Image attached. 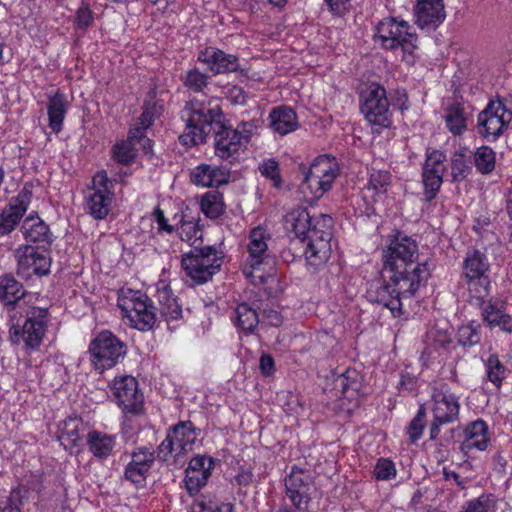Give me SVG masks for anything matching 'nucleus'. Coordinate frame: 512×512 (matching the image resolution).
Returning <instances> with one entry per match:
<instances>
[{
	"label": "nucleus",
	"instance_id": "f257e3e1",
	"mask_svg": "<svg viewBox=\"0 0 512 512\" xmlns=\"http://www.w3.org/2000/svg\"><path fill=\"white\" fill-rule=\"evenodd\" d=\"M430 276L426 262L419 261L418 244L397 234L383 253V282L371 284L369 301L389 309L393 317L409 314L407 306Z\"/></svg>",
	"mask_w": 512,
	"mask_h": 512
},
{
	"label": "nucleus",
	"instance_id": "f03ea898",
	"mask_svg": "<svg viewBox=\"0 0 512 512\" xmlns=\"http://www.w3.org/2000/svg\"><path fill=\"white\" fill-rule=\"evenodd\" d=\"M285 227L301 241H307L305 257L312 266L325 264L330 258L333 219L327 214L311 216L307 209L297 208L285 217Z\"/></svg>",
	"mask_w": 512,
	"mask_h": 512
},
{
	"label": "nucleus",
	"instance_id": "7ed1b4c3",
	"mask_svg": "<svg viewBox=\"0 0 512 512\" xmlns=\"http://www.w3.org/2000/svg\"><path fill=\"white\" fill-rule=\"evenodd\" d=\"M270 235L262 227L252 229L248 236V257L243 266V274L254 285H262L269 294L277 282L274 258L268 249Z\"/></svg>",
	"mask_w": 512,
	"mask_h": 512
},
{
	"label": "nucleus",
	"instance_id": "20e7f679",
	"mask_svg": "<svg viewBox=\"0 0 512 512\" xmlns=\"http://www.w3.org/2000/svg\"><path fill=\"white\" fill-rule=\"evenodd\" d=\"M38 302V296H28L20 302L21 309L10 315L12 320L16 319L17 314L25 317L22 326L13 324L9 328V337L13 344L23 342L30 349L41 345L48 329L50 314L48 308L38 305Z\"/></svg>",
	"mask_w": 512,
	"mask_h": 512
},
{
	"label": "nucleus",
	"instance_id": "39448f33",
	"mask_svg": "<svg viewBox=\"0 0 512 512\" xmlns=\"http://www.w3.org/2000/svg\"><path fill=\"white\" fill-rule=\"evenodd\" d=\"M221 115L218 99L207 101L194 98L182 110V119L186 122L180 141L184 145H198L206 139L208 128Z\"/></svg>",
	"mask_w": 512,
	"mask_h": 512
},
{
	"label": "nucleus",
	"instance_id": "423d86ee",
	"mask_svg": "<svg viewBox=\"0 0 512 512\" xmlns=\"http://www.w3.org/2000/svg\"><path fill=\"white\" fill-rule=\"evenodd\" d=\"M375 41L382 48L400 51L403 61L412 62L418 49V37L405 20L387 17L376 26Z\"/></svg>",
	"mask_w": 512,
	"mask_h": 512
},
{
	"label": "nucleus",
	"instance_id": "0eeeda50",
	"mask_svg": "<svg viewBox=\"0 0 512 512\" xmlns=\"http://www.w3.org/2000/svg\"><path fill=\"white\" fill-rule=\"evenodd\" d=\"M260 126L259 120L243 121L236 128L222 125L214 134L215 155L230 163L239 160Z\"/></svg>",
	"mask_w": 512,
	"mask_h": 512
},
{
	"label": "nucleus",
	"instance_id": "6e6552de",
	"mask_svg": "<svg viewBox=\"0 0 512 512\" xmlns=\"http://www.w3.org/2000/svg\"><path fill=\"white\" fill-rule=\"evenodd\" d=\"M121 316L129 326L139 331H149L156 322V309L152 300L141 291L121 289L117 299Z\"/></svg>",
	"mask_w": 512,
	"mask_h": 512
},
{
	"label": "nucleus",
	"instance_id": "1a4fd4ad",
	"mask_svg": "<svg viewBox=\"0 0 512 512\" xmlns=\"http://www.w3.org/2000/svg\"><path fill=\"white\" fill-rule=\"evenodd\" d=\"M339 165L336 158L329 155H320L310 164L304 172V181L301 190L310 200L321 198L328 192L339 175Z\"/></svg>",
	"mask_w": 512,
	"mask_h": 512
},
{
	"label": "nucleus",
	"instance_id": "9d476101",
	"mask_svg": "<svg viewBox=\"0 0 512 512\" xmlns=\"http://www.w3.org/2000/svg\"><path fill=\"white\" fill-rule=\"evenodd\" d=\"M429 409L433 415L430 427V438L436 439L440 433V427L454 423L459 418V398L451 391L445 382H435L432 386Z\"/></svg>",
	"mask_w": 512,
	"mask_h": 512
},
{
	"label": "nucleus",
	"instance_id": "9b49d317",
	"mask_svg": "<svg viewBox=\"0 0 512 512\" xmlns=\"http://www.w3.org/2000/svg\"><path fill=\"white\" fill-rule=\"evenodd\" d=\"M89 353L94 368L103 372L113 368L125 357L127 346L112 332L104 330L90 342Z\"/></svg>",
	"mask_w": 512,
	"mask_h": 512
},
{
	"label": "nucleus",
	"instance_id": "f8f14e48",
	"mask_svg": "<svg viewBox=\"0 0 512 512\" xmlns=\"http://www.w3.org/2000/svg\"><path fill=\"white\" fill-rule=\"evenodd\" d=\"M181 264L187 277L195 284H203L220 269L222 257L215 248L208 246L185 254Z\"/></svg>",
	"mask_w": 512,
	"mask_h": 512
},
{
	"label": "nucleus",
	"instance_id": "ddd939ff",
	"mask_svg": "<svg viewBox=\"0 0 512 512\" xmlns=\"http://www.w3.org/2000/svg\"><path fill=\"white\" fill-rule=\"evenodd\" d=\"M199 430L191 421H180L167 432L158 447L159 457L167 460L170 456H183L193 450Z\"/></svg>",
	"mask_w": 512,
	"mask_h": 512
},
{
	"label": "nucleus",
	"instance_id": "4468645a",
	"mask_svg": "<svg viewBox=\"0 0 512 512\" xmlns=\"http://www.w3.org/2000/svg\"><path fill=\"white\" fill-rule=\"evenodd\" d=\"M113 188V182L105 171H98L92 177L84 199L90 215L95 219H104L108 215L114 197Z\"/></svg>",
	"mask_w": 512,
	"mask_h": 512
},
{
	"label": "nucleus",
	"instance_id": "2eb2a0df",
	"mask_svg": "<svg viewBox=\"0 0 512 512\" xmlns=\"http://www.w3.org/2000/svg\"><path fill=\"white\" fill-rule=\"evenodd\" d=\"M512 112L500 101H490L477 119L478 133L487 140H496L508 128Z\"/></svg>",
	"mask_w": 512,
	"mask_h": 512
},
{
	"label": "nucleus",
	"instance_id": "dca6fc26",
	"mask_svg": "<svg viewBox=\"0 0 512 512\" xmlns=\"http://www.w3.org/2000/svg\"><path fill=\"white\" fill-rule=\"evenodd\" d=\"M462 267L463 276L469 289H474L477 297L487 295L490 286L487 275L490 265L487 256L479 250H469Z\"/></svg>",
	"mask_w": 512,
	"mask_h": 512
},
{
	"label": "nucleus",
	"instance_id": "f3484780",
	"mask_svg": "<svg viewBox=\"0 0 512 512\" xmlns=\"http://www.w3.org/2000/svg\"><path fill=\"white\" fill-rule=\"evenodd\" d=\"M118 406L125 414L138 415L144 409V396L139 390L138 381L130 375L115 377L110 385Z\"/></svg>",
	"mask_w": 512,
	"mask_h": 512
},
{
	"label": "nucleus",
	"instance_id": "a211bd4d",
	"mask_svg": "<svg viewBox=\"0 0 512 512\" xmlns=\"http://www.w3.org/2000/svg\"><path fill=\"white\" fill-rule=\"evenodd\" d=\"M313 480L310 471L293 466L285 477V494L298 512H307Z\"/></svg>",
	"mask_w": 512,
	"mask_h": 512
},
{
	"label": "nucleus",
	"instance_id": "6ab92c4d",
	"mask_svg": "<svg viewBox=\"0 0 512 512\" xmlns=\"http://www.w3.org/2000/svg\"><path fill=\"white\" fill-rule=\"evenodd\" d=\"M362 97L361 111L365 118L375 126L389 127L391 120L386 90L378 84H372Z\"/></svg>",
	"mask_w": 512,
	"mask_h": 512
},
{
	"label": "nucleus",
	"instance_id": "aec40b11",
	"mask_svg": "<svg viewBox=\"0 0 512 512\" xmlns=\"http://www.w3.org/2000/svg\"><path fill=\"white\" fill-rule=\"evenodd\" d=\"M17 259V273L23 278L33 275H46L50 271L51 259L44 249L39 250L33 246H21L15 251Z\"/></svg>",
	"mask_w": 512,
	"mask_h": 512
},
{
	"label": "nucleus",
	"instance_id": "412c9836",
	"mask_svg": "<svg viewBox=\"0 0 512 512\" xmlns=\"http://www.w3.org/2000/svg\"><path fill=\"white\" fill-rule=\"evenodd\" d=\"M445 156L442 152L434 150L428 154L422 173L425 200L430 202L435 199L443 183V175L446 170Z\"/></svg>",
	"mask_w": 512,
	"mask_h": 512
},
{
	"label": "nucleus",
	"instance_id": "4be33fe9",
	"mask_svg": "<svg viewBox=\"0 0 512 512\" xmlns=\"http://www.w3.org/2000/svg\"><path fill=\"white\" fill-rule=\"evenodd\" d=\"M214 468L212 458L198 455L193 457L185 471V486L190 495L197 494L206 485Z\"/></svg>",
	"mask_w": 512,
	"mask_h": 512
},
{
	"label": "nucleus",
	"instance_id": "5701e85b",
	"mask_svg": "<svg viewBox=\"0 0 512 512\" xmlns=\"http://www.w3.org/2000/svg\"><path fill=\"white\" fill-rule=\"evenodd\" d=\"M414 17L419 28L436 29L446 18L443 0H417L414 7Z\"/></svg>",
	"mask_w": 512,
	"mask_h": 512
},
{
	"label": "nucleus",
	"instance_id": "b1692460",
	"mask_svg": "<svg viewBox=\"0 0 512 512\" xmlns=\"http://www.w3.org/2000/svg\"><path fill=\"white\" fill-rule=\"evenodd\" d=\"M198 61L207 66L213 74L234 72L239 68L238 58L216 47H206L198 53Z\"/></svg>",
	"mask_w": 512,
	"mask_h": 512
},
{
	"label": "nucleus",
	"instance_id": "393cba45",
	"mask_svg": "<svg viewBox=\"0 0 512 512\" xmlns=\"http://www.w3.org/2000/svg\"><path fill=\"white\" fill-rule=\"evenodd\" d=\"M154 460V451L150 448L135 449L131 454V461L125 467V479L136 485L143 484Z\"/></svg>",
	"mask_w": 512,
	"mask_h": 512
},
{
	"label": "nucleus",
	"instance_id": "a878e982",
	"mask_svg": "<svg viewBox=\"0 0 512 512\" xmlns=\"http://www.w3.org/2000/svg\"><path fill=\"white\" fill-rule=\"evenodd\" d=\"M30 204V193L22 190L0 214V236L9 234L18 225Z\"/></svg>",
	"mask_w": 512,
	"mask_h": 512
},
{
	"label": "nucleus",
	"instance_id": "bb28decb",
	"mask_svg": "<svg viewBox=\"0 0 512 512\" xmlns=\"http://www.w3.org/2000/svg\"><path fill=\"white\" fill-rule=\"evenodd\" d=\"M28 296L36 295L25 292L23 285L12 275H4L0 278V301L7 307L10 315L21 309L20 302Z\"/></svg>",
	"mask_w": 512,
	"mask_h": 512
},
{
	"label": "nucleus",
	"instance_id": "cd10ccee",
	"mask_svg": "<svg viewBox=\"0 0 512 512\" xmlns=\"http://www.w3.org/2000/svg\"><path fill=\"white\" fill-rule=\"evenodd\" d=\"M191 182L202 187H217L228 182L229 172L223 167L200 164L190 173Z\"/></svg>",
	"mask_w": 512,
	"mask_h": 512
},
{
	"label": "nucleus",
	"instance_id": "c85d7f7f",
	"mask_svg": "<svg viewBox=\"0 0 512 512\" xmlns=\"http://www.w3.org/2000/svg\"><path fill=\"white\" fill-rule=\"evenodd\" d=\"M360 378L355 369H346L343 373L333 376L332 390L338 398H345L348 401L356 400L360 392Z\"/></svg>",
	"mask_w": 512,
	"mask_h": 512
},
{
	"label": "nucleus",
	"instance_id": "c756f323",
	"mask_svg": "<svg viewBox=\"0 0 512 512\" xmlns=\"http://www.w3.org/2000/svg\"><path fill=\"white\" fill-rule=\"evenodd\" d=\"M47 99L49 128L54 133H59L63 128L64 119L69 109V101L66 94L60 89L49 93Z\"/></svg>",
	"mask_w": 512,
	"mask_h": 512
},
{
	"label": "nucleus",
	"instance_id": "7c9ffc66",
	"mask_svg": "<svg viewBox=\"0 0 512 512\" xmlns=\"http://www.w3.org/2000/svg\"><path fill=\"white\" fill-rule=\"evenodd\" d=\"M482 316L489 327H498L506 333L512 332V317L506 312L505 302L490 299L483 305Z\"/></svg>",
	"mask_w": 512,
	"mask_h": 512
},
{
	"label": "nucleus",
	"instance_id": "2f4dec72",
	"mask_svg": "<svg viewBox=\"0 0 512 512\" xmlns=\"http://www.w3.org/2000/svg\"><path fill=\"white\" fill-rule=\"evenodd\" d=\"M117 443V436L92 429L86 435L89 452L97 459L104 460L112 455Z\"/></svg>",
	"mask_w": 512,
	"mask_h": 512
},
{
	"label": "nucleus",
	"instance_id": "473e14b6",
	"mask_svg": "<svg viewBox=\"0 0 512 512\" xmlns=\"http://www.w3.org/2000/svg\"><path fill=\"white\" fill-rule=\"evenodd\" d=\"M85 424L81 418L68 417L59 425L58 438L65 450L73 452L82 442Z\"/></svg>",
	"mask_w": 512,
	"mask_h": 512
},
{
	"label": "nucleus",
	"instance_id": "72a5a7b5",
	"mask_svg": "<svg viewBox=\"0 0 512 512\" xmlns=\"http://www.w3.org/2000/svg\"><path fill=\"white\" fill-rule=\"evenodd\" d=\"M489 441L487 424L483 420H476L465 428L461 449L465 453L474 449L484 451L488 447Z\"/></svg>",
	"mask_w": 512,
	"mask_h": 512
},
{
	"label": "nucleus",
	"instance_id": "f704fd0d",
	"mask_svg": "<svg viewBox=\"0 0 512 512\" xmlns=\"http://www.w3.org/2000/svg\"><path fill=\"white\" fill-rule=\"evenodd\" d=\"M156 297L161 315L167 322L178 320L182 316V308L170 286L165 281H159L156 288Z\"/></svg>",
	"mask_w": 512,
	"mask_h": 512
},
{
	"label": "nucleus",
	"instance_id": "c9c22d12",
	"mask_svg": "<svg viewBox=\"0 0 512 512\" xmlns=\"http://www.w3.org/2000/svg\"><path fill=\"white\" fill-rule=\"evenodd\" d=\"M446 128L454 136H460L468 129L469 113L461 103H452L444 110Z\"/></svg>",
	"mask_w": 512,
	"mask_h": 512
},
{
	"label": "nucleus",
	"instance_id": "e433bc0d",
	"mask_svg": "<svg viewBox=\"0 0 512 512\" xmlns=\"http://www.w3.org/2000/svg\"><path fill=\"white\" fill-rule=\"evenodd\" d=\"M270 125L280 135H286L295 131L298 127L296 113L287 106L274 108L270 114Z\"/></svg>",
	"mask_w": 512,
	"mask_h": 512
},
{
	"label": "nucleus",
	"instance_id": "4c0bfd02",
	"mask_svg": "<svg viewBox=\"0 0 512 512\" xmlns=\"http://www.w3.org/2000/svg\"><path fill=\"white\" fill-rule=\"evenodd\" d=\"M22 231L28 242L40 244H50L51 242L49 227L38 216H28L24 220Z\"/></svg>",
	"mask_w": 512,
	"mask_h": 512
},
{
	"label": "nucleus",
	"instance_id": "58836bf2",
	"mask_svg": "<svg viewBox=\"0 0 512 512\" xmlns=\"http://www.w3.org/2000/svg\"><path fill=\"white\" fill-rule=\"evenodd\" d=\"M231 319L235 326L245 334L253 333L260 322L256 309L247 303L238 304Z\"/></svg>",
	"mask_w": 512,
	"mask_h": 512
},
{
	"label": "nucleus",
	"instance_id": "ea45409f",
	"mask_svg": "<svg viewBox=\"0 0 512 512\" xmlns=\"http://www.w3.org/2000/svg\"><path fill=\"white\" fill-rule=\"evenodd\" d=\"M176 231L182 241L188 242L191 245H194L202 238L200 219L197 217L183 215Z\"/></svg>",
	"mask_w": 512,
	"mask_h": 512
},
{
	"label": "nucleus",
	"instance_id": "a19ab883",
	"mask_svg": "<svg viewBox=\"0 0 512 512\" xmlns=\"http://www.w3.org/2000/svg\"><path fill=\"white\" fill-rule=\"evenodd\" d=\"M392 182V175L386 170L371 169L365 191L371 193V197L383 195L387 192Z\"/></svg>",
	"mask_w": 512,
	"mask_h": 512
},
{
	"label": "nucleus",
	"instance_id": "79ce46f5",
	"mask_svg": "<svg viewBox=\"0 0 512 512\" xmlns=\"http://www.w3.org/2000/svg\"><path fill=\"white\" fill-rule=\"evenodd\" d=\"M201 211L210 219H216L224 213L223 196L218 191L206 192L200 202Z\"/></svg>",
	"mask_w": 512,
	"mask_h": 512
},
{
	"label": "nucleus",
	"instance_id": "37998d69",
	"mask_svg": "<svg viewBox=\"0 0 512 512\" xmlns=\"http://www.w3.org/2000/svg\"><path fill=\"white\" fill-rule=\"evenodd\" d=\"M467 148L456 151L452 158V176L454 180L464 179L471 170V155Z\"/></svg>",
	"mask_w": 512,
	"mask_h": 512
},
{
	"label": "nucleus",
	"instance_id": "c03bdc74",
	"mask_svg": "<svg viewBox=\"0 0 512 512\" xmlns=\"http://www.w3.org/2000/svg\"><path fill=\"white\" fill-rule=\"evenodd\" d=\"M262 177L269 180L273 187L279 189L283 185L279 162L273 158L263 159L258 166Z\"/></svg>",
	"mask_w": 512,
	"mask_h": 512
},
{
	"label": "nucleus",
	"instance_id": "a18cd8bd",
	"mask_svg": "<svg viewBox=\"0 0 512 512\" xmlns=\"http://www.w3.org/2000/svg\"><path fill=\"white\" fill-rule=\"evenodd\" d=\"M495 162V152L488 146H481L474 153V164L481 174H488L493 171Z\"/></svg>",
	"mask_w": 512,
	"mask_h": 512
},
{
	"label": "nucleus",
	"instance_id": "49530a36",
	"mask_svg": "<svg viewBox=\"0 0 512 512\" xmlns=\"http://www.w3.org/2000/svg\"><path fill=\"white\" fill-rule=\"evenodd\" d=\"M488 380L499 388L506 377V368L496 355H490L485 364Z\"/></svg>",
	"mask_w": 512,
	"mask_h": 512
},
{
	"label": "nucleus",
	"instance_id": "de8ad7c7",
	"mask_svg": "<svg viewBox=\"0 0 512 512\" xmlns=\"http://www.w3.org/2000/svg\"><path fill=\"white\" fill-rule=\"evenodd\" d=\"M137 147L131 141L125 140L115 144L113 148L114 159L121 164H129L136 157Z\"/></svg>",
	"mask_w": 512,
	"mask_h": 512
},
{
	"label": "nucleus",
	"instance_id": "09e8293b",
	"mask_svg": "<svg viewBox=\"0 0 512 512\" xmlns=\"http://www.w3.org/2000/svg\"><path fill=\"white\" fill-rule=\"evenodd\" d=\"M163 112V105L156 100H148L144 104L143 112L139 118L143 128H148Z\"/></svg>",
	"mask_w": 512,
	"mask_h": 512
},
{
	"label": "nucleus",
	"instance_id": "8fccbe9b",
	"mask_svg": "<svg viewBox=\"0 0 512 512\" xmlns=\"http://www.w3.org/2000/svg\"><path fill=\"white\" fill-rule=\"evenodd\" d=\"M495 508L494 499L490 495H481L476 499L468 501L461 512H493Z\"/></svg>",
	"mask_w": 512,
	"mask_h": 512
},
{
	"label": "nucleus",
	"instance_id": "3c124183",
	"mask_svg": "<svg viewBox=\"0 0 512 512\" xmlns=\"http://www.w3.org/2000/svg\"><path fill=\"white\" fill-rule=\"evenodd\" d=\"M373 474L379 481L391 480L396 477V466L392 460L388 458H380L375 465Z\"/></svg>",
	"mask_w": 512,
	"mask_h": 512
},
{
	"label": "nucleus",
	"instance_id": "603ef678",
	"mask_svg": "<svg viewBox=\"0 0 512 512\" xmlns=\"http://www.w3.org/2000/svg\"><path fill=\"white\" fill-rule=\"evenodd\" d=\"M425 416V409L421 406L407 429V433L412 442H416L421 438L426 423Z\"/></svg>",
	"mask_w": 512,
	"mask_h": 512
},
{
	"label": "nucleus",
	"instance_id": "864d4df0",
	"mask_svg": "<svg viewBox=\"0 0 512 512\" xmlns=\"http://www.w3.org/2000/svg\"><path fill=\"white\" fill-rule=\"evenodd\" d=\"M458 342L462 346H473L480 341V334L473 325H462L457 333Z\"/></svg>",
	"mask_w": 512,
	"mask_h": 512
},
{
	"label": "nucleus",
	"instance_id": "5fc2aeb1",
	"mask_svg": "<svg viewBox=\"0 0 512 512\" xmlns=\"http://www.w3.org/2000/svg\"><path fill=\"white\" fill-rule=\"evenodd\" d=\"M184 85L195 92H199L207 85V75L198 69H192L187 72Z\"/></svg>",
	"mask_w": 512,
	"mask_h": 512
},
{
	"label": "nucleus",
	"instance_id": "6e6d98bb",
	"mask_svg": "<svg viewBox=\"0 0 512 512\" xmlns=\"http://www.w3.org/2000/svg\"><path fill=\"white\" fill-rule=\"evenodd\" d=\"M194 512H233L230 503H217L214 501H201L194 507Z\"/></svg>",
	"mask_w": 512,
	"mask_h": 512
},
{
	"label": "nucleus",
	"instance_id": "4d7b16f0",
	"mask_svg": "<svg viewBox=\"0 0 512 512\" xmlns=\"http://www.w3.org/2000/svg\"><path fill=\"white\" fill-rule=\"evenodd\" d=\"M146 129L147 128H143V126L139 123V126L130 129L127 140L134 143L135 146H142L143 149L148 152V150L151 149V140L144 134Z\"/></svg>",
	"mask_w": 512,
	"mask_h": 512
},
{
	"label": "nucleus",
	"instance_id": "13d9d810",
	"mask_svg": "<svg viewBox=\"0 0 512 512\" xmlns=\"http://www.w3.org/2000/svg\"><path fill=\"white\" fill-rule=\"evenodd\" d=\"M153 222L157 225L158 233L172 234L175 230L174 226L169 224L168 219L165 217L164 212L159 207H156L151 214Z\"/></svg>",
	"mask_w": 512,
	"mask_h": 512
},
{
	"label": "nucleus",
	"instance_id": "bf43d9fd",
	"mask_svg": "<svg viewBox=\"0 0 512 512\" xmlns=\"http://www.w3.org/2000/svg\"><path fill=\"white\" fill-rule=\"evenodd\" d=\"M94 13L87 4H82L76 12V25L79 29H86L92 25Z\"/></svg>",
	"mask_w": 512,
	"mask_h": 512
},
{
	"label": "nucleus",
	"instance_id": "052dcab7",
	"mask_svg": "<svg viewBox=\"0 0 512 512\" xmlns=\"http://www.w3.org/2000/svg\"><path fill=\"white\" fill-rule=\"evenodd\" d=\"M260 370L264 376H270L274 373V359L268 355L263 354L260 357Z\"/></svg>",
	"mask_w": 512,
	"mask_h": 512
},
{
	"label": "nucleus",
	"instance_id": "680f3d73",
	"mask_svg": "<svg viewBox=\"0 0 512 512\" xmlns=\"http://www.w3.org/2000/svg\"><path fill=\"white\" fill-rule=\"evenodd\" d=\"M263 321L266 322L268 325L277 327L281 325L282 317L276 310H264Z\"/></svg>",
	"mask_w": 512,
	"mask_h": 512
},
{
	"label": "nucleus",
	"instance_id": "e2e57ef3",
	"mask_svg": "<svg viewBox=\"0 0 512 512\" xmlns=\"http://www.w3.org/2000/svg\"><path fill=\"white\" fill-rule=\"evenodd\" d=\"M443 475H444V479L446 481H453L461 489L465 488L466 480L464 478H461L456 472L451 471V470H449V469L444 467L443 468Z\"/></svg>",
	"mask_w": 512,
	"mask_h": 512
},
{
	"label": "nucleus",
	"instance_id": "0e129e2a",
	"mask_svg": "<svg viewBox=\"0 0 512 512\" xmlns=\"http://www.w3.org/2000/svg\"><path fill=\"white\" fill-rule=\"evenodd\" d=\"M228 97L236 104L245 103V93L241 87L233 86L228 91Z\"/></svg>",
	"mask_w": 512,
	"mask_h": 512
},
{
	"label": "nucleus",
	"instance_id": "69168bd1",
	"mask_svg": "<svg viewBox=\"0 0 512 512\" xmlns=\"http://www.w3.org/2000/svg\"><path fill=\"white\" fill-rule=\"evenodd\" d=\"M330 10L336 14H342L347 9L349 0H325Z\"/></svg>",
	"mask_w": 512,
	"mask_h": 512
},
{
	"label": "nucleus",
	"instance_id": "338daca9",
	"mask_svg": "<svg viewBox=\"0 0 512 512\" xmlns=\"http://www.w3.org/2000/svg\"><path fill=\"white\" fill-rule=\"evenodd\" d=\"M438 334V338L436 341L439 343L440 346H444L448 343H450V336L446 332H438V331H430L429 337H434V334Z\"/></svg>",
	"mask_w": 512,
	"mask_h": 512
},
{
	"label": "nucleus",
	"instance_id": "774afa93",
	"mask_svg": "<svg viewBox=\"0 0 512 512\" xmlns=\"http://www.w3.org/2000/svg\"><path fill=\"white\" fill-rule=\"evenodd\" d=\"M506 209H507L509 218L512 220V189L509 191V193L507 195Z\"/></svg>",
	"mask_w": 512,
	"mask_h": 512
}]
</instances>
